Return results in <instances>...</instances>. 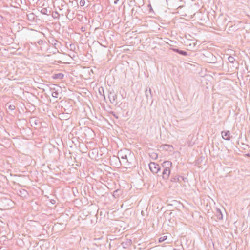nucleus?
<instances>
[{
	"mask_svg": "<svg viewBox=\"0 0 250 250\" xmlns=\"http://www.w3.org/2000/svg\"><path fill=\"white\" fill-rule=\"evenodd\" d=\"M172 166V163L169 161H166L162 164V167L165 169H170Z\"/></svg>",
	"mask_w": 250,
	"mask_h": 250,
	"instance_id": "nucleus-7",
	"label": "nucleus"
},
{
	"mask_svg": "<svg viewBox=\"0 0 250 250\" xmlns=\"http://www.w3.org/2000/svg\"><path fill=\"white\" fill-rule=\"evenodd\" d=\"M150 170L153 173H157L161 169V167L155 162H150L149 164Z\"/></svg>",
	"mask_w": 250,
	"mask_h": 250,
	"instance_id": "nucleus-3",
	"label": "nucleus"
},
{
	"mask_svg": "<svg viewBox=\"0 0 250 250\" xmlns=\"http://www.w3.org/2000/svg\"><path fill=\"white\" fill-rule=\"evenodd\" d=\"M85 4V0H81L80 1V5L81 6H83Z\"/></svg>",
	"mask_w": 250,
	"mask_h": 250,
	"instance_id": "nucleus-21",
	"label": "nucleus"
},
{
	"mask_svg": "<svg viewBox=\"0 0 250 250\" xmlns=\"http://www.w3.org/2000/svg\"><path fill=\"white\" fill-rule=\"evenodd\" d=\"M0 250H6L4 247H1L0 248Z\"/></svg>",
	"mask_w": 250,
	"mask_h": 250,
	"instance_id": "nucleus-25",
	"label": "nucleus"
},
{
	"mask_svg": "<svg viewBox=\"0 0 250 250\" xmlns=\"http://www.w3.org/2000/svg\"><path fill=\"white\" fill-rule=\"evenodd\" d=\"M28 194L26 190L24 189H22L21 190H20L18 195L21 197H26Z\"/></svg>",
	"mask_w": 250,
	"mask_h": 250,
	"instance_id": "nucleus-10",
	"label": "nucleus"
},
{
	"mask_svg": "<svg viewBox=\"0 0 250 250\" xmlns=\"http://www.w3.org/2000/svg\"><path fill=\"white\" fill-rule=\"evenodd\" d=\"M122 245H123V247H125L124 243H122Z\"/></svg>",
	"mask_w": 250,
	"mask_h": 250,
	"instance_id": "nucleus-28",
	"label": "nucleus"
},
{
	"mask_svg": "<svg viewBox=\"0 0 250 250\" xmlns=\"http://www.w3.org/2000/svg\"><path fill=\"white\" fill-rule=\"evenodd\" d=\"M222 138L226 140H230V132L229 131H222L221 132Z\"/></svg>",
	"mask_w": 250,
	"mask_h": 250,
	"instance_id": "nucleus-6",
	"label": "nucleus"
},
{
	"mask_svg": "<svg viewBox=\"0 0 250 250\" xmlns=\"http://www.w3.org/2000/svg\"><path fill=\"white\" fill-rule=\"evenodd\" d=\"M41 12L43 14V15H49V13H50V11H48V9L46 8H42L41 10Z\"/></svg>",
	"mask_w": 250,
	"mask_h": 250,
	"instance_id": "nucleus-12",
	"label": "nucleus"
},
{
	"mask_svg": "<svg viewBox=\"0 0 250 250\" xmlns=\"http://www.w3.org/2000/svg\"><path fill=\"white\" fill-rule=\"evenodd\" d=\"M149 94H150V96L152 97V94L151 92V90L150 88H149V90H148L147 89H146L145 91V95L147 98L149 96Z\"/></svg>",
	"mask_w": 250,
	"mask_h": 250,
	"instance_id": "nucleus-14",
	"label": "nucleus"
},
{
	"mask_svg": "<svg viewBox=\"0 0 250 250\" xmlns=\"http://www.w3.org/2000/svg\"><path fill=\"white\" fill-rule=\"evenodd\" d=\"M167 239V236H163V237H161L159 239V242H162L164 241L165 240H166Z\"/></svg>",
	"mask_w": 250,
	"mask_h": 250,
	"instance_id": "nucleus-18",
	"label": "nucleus"
},
{
	"mask_svg": "<svg viewBox=\"0 0 250 250\" xmlns=\"http://www.w3.org/2000/svg\"><path fill=\"white\" fill-rule=\"evenodd\" d=\"M30 16H31V17H33V15L32 14H31V15H30Z\"/></svg>",
	"mask_w": 250,
	"mask_h": 250,
	"instance_id": "nucleus-29",
	"label": "nucleus"
},
{
	"mask_svg": "<svg viewBox=\"0 0 250 250\" xmlns=\"http://www.w3.org/2000/svg\"><path fill=\"white\" fill-rule=\"evenodd\" d=\"M228 60L229 62L231 63H233L235 61L234 57L230 56L228 57Z\"/></svg>",
	"mask_w": 250,
	"mask_h": 250,
	"instance_id": "nucleus-16",
	"label": "nucleus"
},
{
	"mask_svg": "<svg viewBox=\"0 0 250 250\" xmlns=\"http://www.w3.org/2000/svg\"><path fill=\"white\" fill-rule=\"evenodd\" d=\"M58 95V92L57 91L53 92L52 93V96L53 97L57 98Z\"/></svg>",
	"mask_w": 250,
	"mask_h": 250,
	"instance_id": "nucleus-19",
	"label": "nucleus"
},
{
	"mask_svg": "<svg viewBox=\"0 0 250 250\" xmlns=\"http://www.w3.org/2000/svg\"><path fill=\"white\" fill-rule=\"evenodd\" d=\"M173 250H179V249H176V248H174V249H173Z\"/></svg>",
	"mask_w": 250,
	"mask_h": 250,
	"instance_id": "nucleus-27",
	"label": "nucleus"
},
{
	"mask_svg": "<svg viewBox=\"0 0 250 250\" xmlns=\"http://www.w3.org/2000/svg\"><path fill=\"white\" fill-rule=\"evenodd\" d=\"M8 109L10 110H14L15 109V106L14 105H10L8 107Z\"/></svg>",
	"mask_w": 250,
	"mask_h": 250,
	"instance_id": "nucleus-20",
	"label": "nucleus"
},
{
	"mask_svg": "<svg viewBox=\"0 0 250 250\" xmlns=\"http://www.w3.org/2000/svg\"><path fill=\"white\" fill-rule=\"evenodd\" d=\"M150 157L153 159H156L158 158V155L157 153L152 152L149 154Z\"/></svg>",
	"mask_w": 250,
	"mask_h": 250,
	"instance_id": "nucleus-17",
	"label": "nucleus"
},
{
	"mask_svg": "<svg viewBox=\"0 0 250 250\" xmlns=\"http://www.w3.org/2000/svg\"><path fill=\"white\" fill-rule=\"evenodd\" d=\"M120 193L121 191L120 190H116L114 191L113 196L115 198H117L119 196Z\"/></svg>",
	"mask_w": 250,
	"mask_h": 250,
	"instance_id": "nucleus-15",
	"label": "nucleus"
},
{
	"mask_svg": "<svg viewBox=\"0 0 250 250\" xmlns=\"http://www.w3.org/2000/svg\"><path fill=\"white\" fill-rule=\"evenodd\" d=\"M170 173V169L164 168L162 172V177L164 179L167 180L168 178Z\"/></svg>",
	"mask_w": 250,
	"mask_h": 250,
	"instance_id": "nucleus-5",
	"label": "nucleus"
},
{
	"mask_svg": "<svg viewBox=\"0 0 250 250\" xmlns=\"http://www.w3.org/2000/svg\"><path fill=\"white\" fill-rule=\"evenodd\" d=\"M185 179L186 178L183 176H179L178 175H176L174 177H171L170 180L172 182H178L179 183H181L182 181H185Z\"/></svg>",
	"mask_w": 250,
	"mask_h": 250,
	"instance_id": "nucleus-4",
	"label": "nucleus"
},
{
	"mask_svg": "<svg viewBox=\"0 0 250 250\" xmlns=\"http://www.w3.org/2000/svg\"><path fill=\"white\" fill-rule=\"evenodd\" d=\"M216 217H217V219L218 220L223 219V214L220 209H217Z\"/></svg>",
	"mask_w": 250,
	"mask_h": 250,
	"instance_id": "nucleus-11",
	"label": "nucleus"
},
{
	"mask_svg": "<svg viewBox=\"0 0 250 250\" xmlns=\"http://www.w3.org/2000/svg\"><path fill=\"white\" fill-rule=\"evenodd\" d=\"M248 156L250 157V153H248L247 154Z\"/></svg>",
	"mask_w": 250,
	"mask_h": 250,
	"instance_id": "nucleus-26",
	"label": "nucleus"
},
{
	"mask_svg": "<svg viewBox=\"0 0 250 250\" xmlns=\"http://www.w3.org/2000/svg\"><path fill=\"white\" fill-rule=\"evenodd\" d=\"M59 14L58 13V12H57V11H56V12H55V14H54V15H53L52 16H53V17L54 18H58V17L59 16Z\"/></svg>",
	"mask_w": 250,
	"mask_h": 250,
	"instance_id": "nucleus-22",
	"label": "nucleus"
},
{
	"mask_svg": "<svg viewBox=\"0 0 250 250\" xmlns=\"http://www.w3.org/2000/svg\"><path fill=\"white\" fill-rule=\"evenodd\" d=\"M63 77H64V74L62 73H61L55 74L52 75V78L53 79L61 80V79H62L63 78Z\"/></svg>",
	"mask_w": 250,
	"mask_h": 250,
	"instance_id": "nucleus-8",
	"label": "nucleus"
},
{
	"mask_svg": "<svg viewBox=\"0 0 250 250\" xmlns=\"http://www.w3.org/2000/svg\"><path fill=\"white\" fill-rule=\"evenodd\" d=\"M3 114L1 112H0V121L3 120Z\"/></svg>",
	"mask_w": 250,
	"mask_h": 250,
	"instance_id": "nucleus-23",
	"label": "nucleus"
},
{
	"mask_svg": "<svg viewBox=\"0 0 250 250\" xmlns=\"http://www.w3.org/2000/svg\"><path fill=\"white\" fill-rule=\"evenodd\" d=\"M209 54H210V56H211V58L210 61L208 62L210 63H212L216 62V57L215 56H214L212 54L209 53Z\"/></svg>",
	"mask_w": 250,
	"mask_h": 250,
	"instance_id": "nucleus-13",
	"label": "nucleus"
},
{
	"mask_svg": "<svg viewBox=\"0 0 250 250\" xmlns=\"http://www.w3.org/2000/svg\"><path fill=\"white\" fill-rule=\"evenodd\" d=\"M108 98L110 100V102L112 104H114L115 105L118 104L117 96L113 90L109 91L108 92Z\"/></svg>",
	"mask_w": 250,
	"mask_h": 250,
	"instance_id": "nucleus-2",
	"label": "nucleus"
},
{
	"mask_svg": "<svg viewBox=\"0 0 250 250\" xmlns=\"http://www.w3.org/2000/svg\"><path fill=\"white\" fill-rule=\"evenodd\" d=\"M128 156L127 154L121 153L120 154L121 158L122 159L124 165H125L128 167H132L134 162V155L131 154L130 152H128Z\"/></svg>",
	"mask_w": 250,
	"mask_h": 250,
	"instance_id": "nucleus-1",
	"label": "nucleus"
},
{
	"mask_svg": "<svg viewBox=\"0 0 250 250\" xmlns=\"http://www.w3.org/2000/svg\"><path fill=\"white\" fill-rule=\"evenodd\" d=\"M119 0H115V1H114V3L115 4H117L118 2L119 1Z\"/></svg>",
	"mask_w": 250,
	"mask_h": 250,
	"instance_id": "nucleus-24",
	"label": "nucleus"
},
{
	"mask_svg": "<svg viewBox=\"0 0 250 250\" xmlns=\"http://www.w3.org/2000/svg\"><path fill=\"white\" fill-rule=\"evenodd\" d=\"M172 50L175 52H176L180 55H182L183 56H187L188 55V53L186 52V51H183V50H179L178 49H176V48H172Z\"/></svg>",
	"mask_w": 250,
	"mask_h": 250,
	"instance_id": "nucleus-9",
	"label": "nucleus"
}]
</instances>
